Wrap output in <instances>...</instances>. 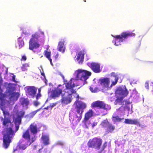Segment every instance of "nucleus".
I'll return each mask as SVG.
<instances>
[{"label": "nucleus", "mask_w": 153, "mask_h": 153, "mask_svg": "<svg viewBox=\"0 0 153 153\" xmlns=\"http://www.w3.org/2000/svg\"><path fill=\"white\" fill-rule=\"evenodd\" d=\"M3 113L4 116V118H1L3 125L5 127L3 131V146L7 149L11 142V139L12 138L15 134L14 131L13 129L14 126L11 122L10 119L6 116H8L9 113L6 111H3Z\"/></svg>", "instance_id": "1"}, {"label": "nucleus", "mask_w": 153, "mask_h": 153, "mask_svg": "<svg viewBox=\"0 0 153 153\" xmlns=\"http://www.w3.org/2000/svg\"><path fill=\"white\" fill-rule=\"evenodd\" d=\"M78 85H76L74 82L73 83L72 81L71 80L65 84L66 88L64 86V84L59 85L56 88L51 91L50 96H64L66 92L68 93V96H70L72 94L76 95V91L73 88L76 86ZM77 96L79 95L77 94Z\"/></svg>", "instance_id": "2"}, {"label": "nucleus", "mask_w": 153, "mask_h": 153, "mask_svg": "<svg viewBox=\"0 0 153 153\" xmlns=\"http://www.w3.org/2000/svg\"><path fill=\"white\" fill-rule=\"evenodd\" d=\"M75 109L76 113L75 115L72 118V123L73 124H77L82 119L83 110L86 108V104L82 101L77 100L75 102Z\"/></svg>", "instance_id": "3"}, {"label": "nucleus", "mask_w": 153, "mask_h": 153, "mask_svg": "<svg viewBox=\"0 0 153 153\" xmlns=\"http://www.w3.org/2000/svg\"><path fill=\"white\" fill-rule=\"evenodd\" d=\"M44 37V32L41 30L32 34L29 42V49L35 52L34 50L39 48L40 46V44L37 41L38 39Z\"/></svg>", "instance_id": "4"}, {"label": "nucleus", "mask_w": 153, "mask_h": 153, "mask_svg": "<svg viewBox=\"0 0 153 153\" xmlns=\"http://www.w3.org/2000/svg\"><path fill=\"white\" fill-rule=\"evenodd\" d=\"M22 137L27 140V142H26L25 144H22V140H20L18 143L16 149H14L13 153L15 152L16 151L18 150H25L28 146H30L35 140V138L34 139L33 138H32V141H30L29 131L28 130L23 133Z\"/></svg>", "instance_id": "5"}, {"label": "nucleus", "mask_w": 153, "mask_h": 153, "mask_svg": "<svg viewBox=\"0 0 153 153\" xmlns=\"http://www.w3.org/2000/svg\"><path fill=\"white\" fill-rule=\"evenodd\" d=\"M91 74L90 72L87 71L79 69L75 72L74 75L76 79L83 81V85L85 83L86 80Z\"/></svg>", "instance_id": "6"}, {"label": "nucleus", "mask_w": 153, "mask_h": 153, "mask_svg": "<svg viewBox=\"0 0 153 153\" xmlns=\"http://www.w3.org/2000/svg\"><path fill=\"white\" fill-rule=\"evenodd\" d=\"M4 86L6 88L4 96H19L20 94L19 92L14 91L16 88L13 83L5 82Z\"/></svg>", "instance_id": "7"}, {"label": "nucleus", "mask_w": 153, "mask_h": 153, "mask_svg": "<svg viewBox=\"0 0 153 153\" xmlns=\"http://www.w3.org/2000/svg\"><path fill=\"white\" fill-rule=\"evenodd\" d=\"M135 33L132 32H123L121 33L120 35H117L113 37L115 38V41H113V42L114 43L115 45L118 46L120 44L118 43V41L119 42H123L125 39H127L128 37L134 36Z\"/></svg>", "instance_id": "8"}, {"label": "nucleus", "mask_w": 153, "mask_h": 153, "mask_svg": "<svg viewBox=\"0 0 153 153\" xmlns=\"http://www.w3.org/2000/svg\"><path fill=\"white\" fill-rule=\"evenodd\" d=\"M102 142V140L100 138L95 137L90 139L88 142V145L89 147L99 150L100 148Z\"/></svg>", "instance_id": "9"}, {"label": "nucleus", "mask_w": 153, "mask_h": 153, "mask_svg": "<svg viewBox=\"0 0 153 153\" xmlns=\"http://www.w3.org/2000/svg\"><path fill=\"white\" fill-rule=\"evenodd\" d=\"M19 96H0V104L4 105L7 103L13 104L17 100Z\"/></svg>", "instance_id": "10"}, {"label": "nucleus", "mask_w": 153, "mask_h": 153, "mask_svg": "<svg viewBox=\"0 0 153 153\" xmlns=\"http://www.w3.org/2000/svg\"><path fill=\"white\" fill-rule=\"evenodd\" d=\"M26 93L30 96H41V88H39L36 94L37 88L34 86H27L25 88Z\"/></svg>", "instance_id": "11"}, {"label": "nucleus", "mask_w": 153, "mask_h": 153, "mask_svg": "<svg viewBox=\"0 0 153 153\" xmlns=\"http://www.w3.org/2000/svg\"><path fill=\"white\" fill-rule=\"evenodd\" d=\"M91 106L92 108L94 107H99L106 111L109 110L111 108L110 105L105 104L102 101H97L93 102L91 104Z\"/></svg>", "instance_id": "12"}, {"label": "nucleus", "mask_w": 153, "mask_h": 153, "mask_svg": "<svg viewBox=\"0 0 153 153\" xmlns=\"http://www.w3.org/2000/svg\"><path fill=\"white\" fill-rule=\"evenodd\" d=\"M128 92L126 87L122 88L119 87L117 88L115 91V96H127Z\"/></svg>", "instance_id": "13"}, {"label": "nucleus", "mask_w": 153, "mask_h": 153, "mask_svg": "<svg viewBox=\"0 0 153 153\" xmlns=\"http://www.w3.org/2000/svg\"><path fill=\"white\" fill-rule=\"evenodd\" d=\"M20 116L19 115L16 118L13 119V121L15 123L14 127L16 128V131L19 129V125L21 123V117L23 116L25 114V112L22 111L20 113Z\"/></svg>", "instance_id": "14"}, {"label": "nucleus", "mask_w": 153, "mask_h": 153, "mask_svg": "<svg viewBox=\"0 0 153 153\" xmlns=\"http://www.w3.org/2000/svg\"><path fill=\"white\" fill-rule=\"evenodd\" d=\"M90 64L89 66L95 73H99L100 72L101 70L100 69V65L99 64L94 62H92Z\"/></svg>", "instance_id": "15"}, {"label": "nucleus", "mask_w": 153, "mask_h": 153, "mask_svg": "<svg viewBox=\"0 0 153 153\" xmlns=\"http://www.w3.org/2000/svg\"><path fill=\"white\" fill-rule=\"evenodd\" d=\"M109 82V79L108 78H104L99 80L100 84L104 88H106V90L108 89Z\"/></svg>", "instance_id": "16"}, {"label": "nucleus", "mask_w": 153, "mask_h": 153, "mask_svg": "<svg viewBox=\"0 0 153 153\" xmlns=\"http://www.w3.org/2000/svg\"><path fill=\"white\" fill-rule=\"evenodd\" d=\"M124 122L127 124L136 125L141 126L139 120L138 119H126Z\"/></svg>", "instance_id": "17"}, {"label": "nucleus", "mask_w": 153, "mask_h": 153, "mask_svg": "<svg viewBox=\"0 0 153 153\" xmlns=\"http://www.w3.org/2000/svg\"><path fill=\"white\" fill-rule=\"evenodd\" d=\"M61 102L62 105H65L70 103L72 100V96H62Z\"/></svg>", "instance_id": "18"}, {"label": "nucleus", "mask_w": 153, "mask_h": 153, "mask_svg": "<svg viewBox=\"0 0 153 153\" xmlns=\"http://www.w3.org/2000/svg\"><path fill=\"white\" fill-rule=\"evenodd\" d=\"M118 97L116 100L117 103L121 105L128 104L130 102L128 100H123L124 96H118Z\"/></svg>", "instance_id": "19"}, {"label": "nucleus", "mask_w": 153, "mask_h": 153, "mask_svg": "<svg viewBox=\"0 0 153 153\" xmlns=\"http://www.w3.org/2000/svg\"><path fill=\"white\" fill-rule=\"evenodd\" d=\"M20 102L25 109L27 108L29 104V101L28 98H21L20 100Z\"/></svg>", "instance_id": "20"}, {"label": "nucleus", "mask_w": 153, "mask_h": 153, "mask_svg": "<svg viewBox=\"0 0 153 153\" xmlns=\"http://www.w3.org/2000/svg\"><path fill=\"white\" fill-rule=\"evenodd\" d=\"M30 131L33 134V136L34 137H32V138H33L34 139L35 138L36 139L35 135L34 134H36L37 132V127L36 124L33 123L30 125Z\"/></svg>", "instance_id": "21"}, {"label": "nucleus", "mask_w": 153, "mask_h": 153, "mask_svg": "<svg viewBox=\"0 0 153 153\" xmlns=\"http://www.w3.org/2000/svg\"><path fill=\"white\" fill-rule=\"evenodd\" d=\"M65 41L64 39H61L58 44V51L64 53L65 51V48L64 47Z\"/></svg>", "instance_id": "22"}, {"label": "nucleus", "mask_w": 153, "mask_h": 153, "mask_svg": "<svg viewBox=\"0 0 153 153\" xmlns=\"http://www.w3.org/2000/svg\"><path fill=\"white\" fill-rule=\"evenodd\" d=\"M84 58V54L82 52H79L77 54L76 59L77 61H79V63H82Z\"/></svg>", "instance_id": "23"}, {"label": "nucleus", "mask_w": 153, "mask_h": 153, "mask_svg": "<svg viewBox=\"0 0 153 153\" xmlns=\"http://www.w3.org/2000/svg\"><path fill=\"white\" fill-rule=\"evenodd\" d=\"M93 115V111L92 110H90L85 115V120H88Z\"/></svg>", "instance_id": "24"}, {"label": "nucleus", "mask_w": 153, "mask_h": 153, "mask_svg": "<svg viewBox=\"0 0 153 153\" xmlns=\"http://www.w3.org/2000/svg\"><path fill=\"white\" fill-rule=\"evenodd\" d=\"M43 143L45 145H47L49 143V138L48 136L45 135H42V137Z\"/></svg>", "instance_id": "25"}, {"label": "nucleus", "mask_w": 153, "mask_h": 153, "mask_svg": "<svg viewBox=\"0 0 153 153\" xmlns=\"http://www.w3.org/2000/svg\"><path fill=\"white\" fill-rule=\"evenodd\" d=\"M42 107H41L40 108L37 110L36 111H33L32 112L30 113L27 115L28 117L30 118H32L35 115V114L39 111L42 108Z\"/></svg>", "instance_id": "26"}, {"label": "nucleus", "mask_w": 153, "mask_h": 153, "mask_svg": "<svg viewBox=\"0 0 153 153\" xmlns=\"http://www.w3.org/2000/svg\"><path fill=\"white\" fill-rule=\"evenodd\" d=\"M106 128L108 131L111 132L114 129L115 127L109 123Z\"/></svg>", "instance_id": "27"}, {"label": "nucleus", "mask_w": 153, "mask_h": 153, "mask_svg": "<svg viewBox=\"0 0 153 153\" xmlns=\"http://www.w3.org/2000/svg\"><path fill=\"white\" fill-rule=\"evenodd\" d=\"M21 37H19L18 38L19 42V48H21L24 44V42L23 39H21Z\"/></svg>", "instance_id": "28"}, {"label": "nucleus", "mask_w": 153, "mask_h": 153, "mask_svg": "<svg viewBox=\"0 0 153 153\" xmlns=\"http://www.w3.org/2000/svg\"><path fill=\"white\" fill-rule=\"evenodd\" d=\"M3 82V80L1 76L0 78V96H4V94H3V90L1 88V86Z\"/></svg>", "instance_id": "29"}, {"label": "nucleus", "mask_w": 153, "mask_h": 153, "mask_svg": "<svg viewBox=\"0 0 153 153\" xmlns=\"http://www.w3.org/2000/svg\"><path fill=\"white\" fill-rule=\"evenodd\" d=\"M40 97L41 96H36V100H34L33 102V104L35 107H37L40 104V102L38 101V100L39 97Z\"/></svg>", "instance_id": "30"}, {"label": "nucleus", "mask_w": 153, "mask_h": 153, "mask_svg": "<svg viewBox=\"0 0 153 153\" xmlns=\"http://www.w3.org/2000/svg\"><path fill=\"white\" fill-rule=\"evenodd\" d=\"M123 118L121 119L118 116L115 117H113L112 120H113L115 122H120L121 121V120L123 119Z\"/></svg>", "instance_id": "31"}, {"label": "nucleus", "mask_w": 153, "mask_h": 153, "mask_svg": "<svg viewBox=\"0 0 153 153\" xmlns=\"http://www.w3.org/2000/svg\"><path fill=\"white\" fill-rule=\"evenodd\" d=\"M29 66V65L28 63H26L23 64L22 66V69L23 71H25L27 69V68Z\"/></svg>", "instance_id": "32"}, {"label": "nucleus", "mask_w": 153, "mask_h": 153, "mask_svg": "<svg viewBox=\"0 0 153 153\" xmlns=\"http://www.w3.org/2000/svg\"><path fill=\"white\" fill-rule=\"evenodd\" d=\"M45 56L48 59L50 57L51 55V52L48 51H47L45 50L44 51Z\"/></svg>", "instance_id": "33"}, {"label": "nucleus", "mask_w": 153, "mask_h": 153, "mask_svg": "<svg viewBox=\"0 0 153 153\" xmlns=\"http://www.w3.org/2000/svg\"><path fill=\"white\" fill-rule=\"evenodd\" d=\"M109 123L106 120H104L103 122L101 123V125L105 128H107L108 126V124H109Z\"/></svg>", "instance_id": "34"}, {"label": "nucleus", "mask_w": 153, "mask_h": 153, "mask_svg": "<svg viewBox=\"0 0 153 153\" xmlns=\"http://www.w3.org/2000/svg\"><path fill=\"white\" fill-rule=\"evenodd\" d=\"M90 91L92 92H96L98 91V89L97 88H93L92 87H90Z\"/></svg>", "instance_id": "35"}, {"label": "nucleus", "mask_w": 153, "mask_h": 153, "mask_svg": "<svg viewBox=\"0 0 153 153\" xmlns=\"http://www.w3.org/2000/svg\"><path fill=\"white\" fill-rule=\"evenodd\" d=\"M56 97V96H49V97H48V98L46 100V101H45V103H46L47 102H48V101L49 100H51V99H52V98H54Z\"/></svg>", "instance_id": "36"}, {"label": "nucleus", "mask_w": 153, "mask_h": 153, "mask_svg": "<svg viewBox=\"0 0 153 153\" xmlns=\"http://www.w3.org/2000/svg\"><path fill=\"white\" fill-rule=\"evenodd\" d=\"M107 143L106 142H105L103 144L102 146V147L101 148L102 151H103V150H104L105 148L107 146Z\"/></svg>", "instance_id": "37"}, {"label": "nucleus", "mask_w": 153, "mask_h": 153, "mask_svg": "<svg viewBox=\"0 0 153 153\" xmlns=\"http://www.w3.org/2000/svg\"><path fill=\"white\" fill-rule=\"evenodd\" d=\"M56 144L58 145L63 146L64 143L62 141H58L57 142Z\"/></svg>", "instance_id": "38"}, {"label": "nucleus", "mask_w": 153, "mask_h": 153, "mask_svg": "<svg viewBox=\"0 0 153 153\" xmlns=\"http://www.w3.org/2000/svg\"><path fill=\"white\" fill-rule=\"evenodd\" d=\"M27 59V57L25 55H23L22 56V58L21 59V60H24V61H25Z\"/></svg>", "instance_id": "39"}, {"label": "nucleus", "mask_w": 153, "mask_h": 153, "mask_svg": "<svg viewBox=\"0 0 153 153\" xmlns=\"http://www.w3.org/2000/svg\"><path fill=\"white\" fill-rule=\"evenodd\" d=\"M13 76H12V80L13 81L16 82V81L15 79V78H16V76L13 74H12Z\"/></svg>", "instance_id": "40"}, {"label": "nucleus", "mask_w": 153, "mask_h": 153, "mask_svg": "<svg viewBox=\"0 0 153 153\" xmlns=\"http://www.w3.org/2000/svg\"><path fill=\"white\" fill-rule=\"evenodd\" d=\"M137 94V92L136 90H134L132 91V94L135 96Z\"/></svg>", "instance_id": "41"}, {"label": "nucleus", "mask_w": 153, "mask_h": 153, "mask_svg": "<svg viewBox=\"0 0 153 153\" xmlns=\"http://www.w3.org/2000/svg\"><path fill=\"white\" fill-rule=\"evenodd\" d=\"M145 86L146 88L147 89H149V84L148 82H146L145 83Z\"/></svg>", "instance_id": "42"}, {"label": "nucleus", "mask_w": 153, "mask_h": 153, "mask_svg": "<svg viewBox=\"0 0 153 153\" xmlns=\"http://www.w3.org/2000/svg\"><path fill=\"white\" fill-rule=\"evenodd\" d=\"M97 122H94L92 124V127H93V128H94V127L95 126H96L97 125Z\"/></svg>", "instance_id": "43"}, {"label": "nucleus", "mask_w": 153, "mask_h": 153, "mask_svg": "<svg viewBox=\"0 0 153 153\" xmlns=\"http://www.w3.org/2000/svg\"><path fill=\"white\" fill-rule=\"evenodd\" d=\"M117 80H116V81H115L114 82H112L111 84V86L115 85L117 83Z\"/></svg>", "instance_id": "44"}, {"label": "nucleus", "mask_w": 153, "mask_h": 153, "mask_svg": "<svg viewBox=\"0 0 153 153\" xmlns=\"http://www.w3.org/2000/svg\"><path fill=\"white\" fill-rule=\"evenodd\" d=\"M56 105V104L53 103L51 104L50 106L51 107V109L53 107L55 106Z\"/></svg>", "instance_id": "45"}, {"label": "nucleus", "mask_w": 153, "mask_h": 153, "mask_svg": "<svg viewBox=\"0 0 153 153\" xmlns=\"http://www.w3.org/2000/svg\"><path fill=\"white\" fill-rule=\"evenodd\" d=\"M48 59L49 60V61H50V63H51V64L52 65H53L52 62V59H51V57H49V58H48Z\"/></svg>", "instance_id": "46"}, {"label": "nucleus", "mask_w": 153, "mask_h": 153, "mask_svg": "<svg viewBox=\"0 0 153 153\" xmlns=\"http://www.w3.org/2000/svg\"><path fill=\"white\" fill-rule=\"evenodd\" d=\"M41 74L44 77V78H45V74H44V73L43 72H41Z\"/></svg>", "instance_id": "47"}, {"label": "nucleus", "mask_w": 153, "mask_h": 153, "mask_svg": "<svg viewBox=\"0 0 153 153\" xmlns=\"http://www.w3.org/2000/svg\"><path fill=\"white\" fill-rule=\"evenodd\" d=\"M45 82L46 84V85H47V82L48 81L47 79H46V78L45 77Z\"/></svg>", "instance_id": "48"}, {"label": "nucleus", "mask_w": 153, "mask_h": 153, "mask_svg": "<svg viewBox=\"0 0 153 153\" xmlns=\"http://www.w3.org/2000/svg\"><path fill=\"white\" fill-rule=\"evenodd\" d=\"M58 56H59V55L57 53L56 54V55L55 56V57L56 59L58 57Z\"/></svg>", "instance_id": "49"}, {"label": "nucleus", "mask_w": 153, "mask_h": 153, "mask_svg": "<svg viewBox=\"0 0 153 153\" xmlns=\"http://www.w3.org/2000/svg\"><path fill=\"white\" fill-rule=\"evenodd\" d=\"M50 107V106H47V107L45 108H44V109H45L48 110V108H49Z\"/></svg>", "instance_id": "50"}, {"label": "nucleus", "mask_w": 153, "mask_h": 153, "mask_svg": "<svg viewBox=\"0 0 153 153\" xmlns=\"http://www.w3.org/2000/svg\"><path fill=\"white\" fill-rule=\"evenodd\" d=\"M85 126L86 128H88V127L86 124H85Z\"/></svg>", "instance_id": "51"}, {"label": "nucleus", "mask_w": 153, "mask_h": 153, "mask_svg": "<svg viewBox=\"0 0 153 153\" xmlns=\"http://www.w3.org/2000/svg\"><path fill=\"white\" fill-rule=\"evenodd\" d=\"M79 96H77V97H76L77 99H79Z\"/></svg>", "instance_id": "52"}, {"label": "nucleus", "mask_w": 153, "mask_h": 153, "mask_svg": "<svg viewBox=\"0 0 153 153\" xmlns=\"http://www.w3.org/2000/svg\"><path fill=\"white\" fill-rule=\"evenodd\" d=\"M134 60L135 61H135V60H138V59H134Z\"/></svg>", "instance_id": "53"}, {"label": "nucleus", "mask_w": 153, "mask_h": 153, "mask_svg": "<svg viewBox=\"0 0 153 153\" xmlns=\"http://www.w3.org/2000/svg\"><path fill=\"white\" fill-rule=\"evenodd\" d=\"M1 73H0V76H1Z\"/></svg>", "instance_id": "54"}, {"label": "nucleus", "mask_w": 153, "mask_h": 153, "mask_svg": "<svg viewBox=\"0 0 153 153\" xmlns=\"http://www.w3.org/2000/svg\"><path fill=\"white\" fill-rule=\"evenodd\" d=\"M84 1H85V2L86 1L85 0H84Z\"/></svg>", "instance_id": "55"}, {"label": "nucleus", "mask_w": 153, "mask_h": 153, "mask_svg": "<svg viewBox=\"0 0 153 153\" xmlns=\"http://www.w3.org/2000/svg\"><path fill=\"white\" fill-rule=\"evenodd\" d=\"M75 82H75V83L76 84V81H75ZM74 83L75 84V83Z\"/></svg>", "instance_id": "56"}, {"label": "nucleus", "mask_w": 153, "mask_h": 153, "mask_svg": "<svg viewBox=\"0 0 153 153\" xmlns=\"http://www.w3.org/2000/svg\"><path fill=\"white\" fill-rule=\"evenodd\" d=\"M144 98H143V100H144Z\"/></svg>", "instance_id": "57"}]
</instances>
